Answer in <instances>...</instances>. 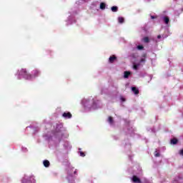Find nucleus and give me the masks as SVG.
<instances>
[{"mask_svg": "<svg viewBox=\"0 0 183 183\" xmlns=\"http://www.w3.org/2000/svg\"><path fill=\"white\" fill-rule=\"evenodd\" d=\"M80 154V157H85V153H84L83 152H79Z\"/></svg>", "mask_w": 183, "mask_h": 183, "instance_id": "nucleus-18", "label": "nucleus"}, {"mask_svg": "<svg viewBox=\"0 0 183 183\" xmlns=\"http://www.w3.org/2000/svg\"><path fill=\"white\" fill-rule=\"evenodd\" d=\"M111 10L112 11V12H118V6H114L111 8Z\"/></svg>", "mask_w": 183, "mask_h": 183, "instance_id": "nucleus-11", "label": "nucleus"}, {"mask_svg": "<svg viewBox=\"0 0 183 183\" xmlns=\"http://www.w3.org/2000/svg\"><path fill=\"white\" fill-rule=\"evenodd\" d=\"M82 104L84 105V107L90 108L92 104H94V100L83 99Z\"/></svg>", "mask_w": 183, "mask_h": 183, "instance_id": "nucleus-2", "label": "nucleus"}, {"mask_svg": "<svg viewBox=\"0 0 183 183\" xmlns=\"http://www.w3.org/2000/svg\"><path fill=\"white\" fill-rule=\"evenodd\" d=\"M163 21L164 24H166V25H168V24H169V17H168L167 16H164Z\"/></svg>", "mask_w": 183, "mask_h": 183, "instance_id": "nucleus-6", "label": "nucleus"}, {"mask_svg": "<svg viewBox=\"0 0 183 183\" xmlns=\"http://www.w3.org/2000/svg\"><path fill=\"white\" fill-rule=\"evenodd\" d=\"M132 181L134 183H142L141 182V179H139L138 177H137L136 175H134L132 177Z\"/></svg>", "mask_w": 183, "mask_h": 183, "instance_id": "nucleus-5", "label": "nucleus"}, {"mask_svg": "<svg viewBox=\"0 0 183 183\" xmlns=\"http://www.w3.org/2000/svg\"><path fill=\"white\" fill-rule=\"evenodd\" d=\"M137 49H139V51L144 49V46H142V45L137 46Z\"/></svg>", "mask_w": 183, "mask_h": 183, "instance_id": "nucleus-16", "label": "nucleus"}, {"mask_svg": "<svg viewBox=\"0 0 183 183\" xmlns=\"http://www.w3.org/2000/svg\"><path fill=\"white\" fill-rule=\"evenodd\" d=\"M129 75H131V71H124V78H129Z\"/></svg>", "mask_w": 183, "mask_h": 183, "instance_id": "nucleus-9", "label": "nucleus"}, {"mask_svg": "<svg viewBox=\"0 0 183 183\" xmlns=\"http://www.w3.org/2000/svg\"><path fill=\"white\" fill-rule=\"evenodd\" d=\"M144 42H145L146 44H148V42H149V38L148 36H146L143 39Z\"/></svg>", "mask_w": 183, "mask_h": 183, "instance_id": "nucleus-14", "label": "nucleus"}, {"mask_svg": "<svg viewBox=\"0 0 183 183\" xmlns=\"http://www.w3.org/2000/svg\"><path fill=\"white\" fill-rule=\"evenodd\" d=\"M19 75L23 76L25 79H32V78H36V76H39L41 75V72L39 70H34L32 74L28 73L26 69H21L19 71Z\"/></svg>", "mask_w": 183, "mask_h": 183, "instance_id": "nucleus-1", "label": "nucleus"}, {"mask_svg": "<svg viewBox=\"0 0 183 183\" xmlns=\"http://www.w3.org/2000/svg\"><path fill=\"white\" fill-rule=\"evenodd\" d=\"M118 21L119 24H124V17H119Z\"/></svg>", "mask_w": 183, "mask_h": 183, "instance_id": "nucleus-12", "label": "nucleus"}, {"mask_svg": "<svg viewBox=\"0 0 183 183\" xmlns=\"http://www.w3.org/2000/svg\"><path fill=\"white\" fill-rule=\"evenodd\" d=\"M108 121L109 124H114V119L112 118V117H109Z\"/></svg>", "mask_w": 183, "mask_h": 183, "instance_id": "nucleus-15", "label": "nucleus"}, {"mask_svg": "<svg viewBox=\"0 0 183 183\" xmlns=\"http://www.w3.org/2000/svg\"><path fill=\"white\" fill-rule=\"evenodd\" d=\"M74 174H76V172H74Z\"/></svg>", "mask_w": 183, "mask_h": 183, "instance_id": "nucleus-25", "label": "nucleus"}, {"mask_svg": "<svg viewBox=\"0 0 183 183\" xmlns=\"http://www.w3.org/2000/svg\"><path fill=\"white\" fill-rule=\"evenodd\" d=\"M43 164L46 168H48V167H49V165H50L49 161H48V160H44L43 162Z\"/></svg>", "mask_w": 183, "mask_h": 183, "instance_id": "nucleus-8", "label": "nucleus"}, {"mask_svg": "<svg viewBox=\"0 0 183 183\" xmlns=\"http://www.w3.org/2000/svg\"><path fill=\"white\" fill-rule=\"evenodd\" d=\"M171 144H173V145H177L178 144V139L174 138L171 140Z\"/></svg>", "mask_w": 183, "mask_h": 183, "instance_id": "nucleus-10", "label": "nucleus"}, {"mask_svg": "<svg viewBox=\"0 0 183 183\" xmlns=\"http://www.w3.org/2000/svg\"><path fill=\"white\" fill-rule=\"evenodd\" d=\"M179 154L183 157V149L179 150Z\"/></svg>", "mask_w": 183, "mask_h": 183, "instance_id": "nucleus-19", "label": "nucleus"}, {"mask_svg": "<svg viewBox=\"0 0 183 183\" xmlns=\"http://www.w3.org/2000/svg\"><path fill=\"white\" fill-rule=\"evenodd\" d=\"M157 39H161V35H158V36H157Z\"/></svg>", "mask_w": 183, "mask_h": 183, "instance_id": "nucleus-22", "label": "nucleus"}, {"mask_svg": "<svg viewBox=\"0 0 183 183\" xmlns=\"http://www.w3.org/2000/svg\"><path fill=\"white\" fill-rule=\"evenodd\" d=\"M105 6H107L105 3H101L100 4V9H105Z\"/></svg>", "mask_w": 183, "mask_h": 183, "instance_id": "nucleus-13", "label": "nucleus"}, {"mask_svg": "<svg viewBox=\"0 0 183 183\" xmlns=\"http://www.w3.org/2000/svg\"><path fill=\"white\" fill-rule=\"evenodd\" d=\"M155 157H159V153L155 154Z\"/></svg>", "mask_w": 183, "mask_h": 183, "instance_id": "nucleus-23", "label": "nucleus"}, {"mask_svg": "<svg viewBox=\"0 0 183 183\" xmlns=\"http://www.w3.org/2000/svg\"><path fill=\"white\" fill-rule=\"evenodd\" d=\"M132 91L135 95H138V94H139V90L137 89V87H132Z\"/></svg>", "mask_w": 183, "mask_h": 183, "instance_id": "nucleus-7", "label": "nucleus"}, {"mask_svg": "<svg viewBox=\"0 0 183 183\" xmlns=\"http://www.w3.org/2000/svg\"><path fill=\"white\" fill-rule=\"evenodd\" d=\"M143 56L145 58L147 56V54H144Z\"/></svg>", "mask_w": 183, "mask_h": 183, "instance_id": "nucleus-24", "label": "nucleus"}, {"mask_svg": "<svg viewBox=\"0 0 183 183\" xmlns=\"http://www.w3.org/2000/svg\"><path fill=\"white\" fill-rule=\"evenodd\" d=\"M151 18H152V19H157V17H156L155 16H152Z\"/></svg>", "mask_w": 183, "mask_h": 183, "instance_id": "nucleus-21", "label": "nucleus"}, {"mask_svg": "<svg viewBox=\"0 0 183 183\" xmlns=\"http://www.w3.org/2000/svg\"><path fill=\"white\" fill-rule=\"evenodd\" d=\"M138 66H139V64H134V65L133 66V69L137 71V70L138 69Z\"/></svg>", "mask_w": 183, "mask_h": 183, "instance_id": "nucleus-17", "label": "nucleus"}, {"mask_svg": "<svg viewBox=\"0 0 183 183\" xmlns=\"http://www.w3.org/2000/svg\"><path fill=\"white\" fill-rule=\"evenodd\" d=\"M62 117L66 119H71V118H72V114L71 112H64L63 113Z\"/></svg>", "mask_w": 183, "mask_h": 183, "instance_id": "nucleus-3", "label": "nucleus"}, {"mask_svg": "<svg viewBox=\"0 0 183 183\" xmlns=\"http://www.w3.org/2000/svg\"><path fill=\"white\" fill-rule=\"evenodd\" d=\"M145 59H141L140 62H145Z\"/></svg>", "mask_w": 183, "mask_h": 183, "instance_id": "nucleus-20", "label": "nucleus"}, {"mask_svg": "<svg viewBox=\"0 0 183 183\" xmlns=\"http://www.w3.org/2000/svg\"><path fill=\"white\" fill-rule=\"evenodd\" d=\"M117 61V56L115 55H112L109 58V64H114Z\"/></svg>", "mask_w": 183, "mask_h": 183, "instance_id": "nucleus-4", "label": "nucleus"}]
</instances>
